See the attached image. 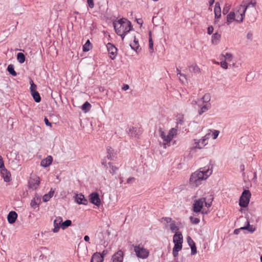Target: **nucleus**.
<instances>
[{"instance_id": "2eb2a0df", "label": "nucleus", "mask_w": 262, "mask_h": 262, "mask_svg": "<svg viewBox=\"0 0 262 262\" xmlns=\"http://www.w3.org/2000/svg\"><path fill=\"white\" fill-rule=\"evenodd\" d=\"M104 260L103 256L100 253H94L91 258V262H103Z\"/></svg>"}, {"instance_id": "864d4df0", "label": "nucleus", "mask_w": 262, "mask_h": 262, "mask_svg": "<svg viewBox=\"0 0 262 262\" xmlns=\"http://www.w3.org/2000/svg\"><path fill=\"white\" fill-rule=\"evenodd\" d=\"M128 32H124L123 33H121L120 34H117L119 36H120L121 37L122 40H123L125 35L127 34Z\"/></svg>"}, {"instance_id": "052dcab7", "label": "nucleus", "mask_w": 262, "mask_h": 262, "mask_svg": "<svg viewBox=\"0 0 262 262\" xmlns=\"http://www.w3.org/2000/svg\"><path fill=\"white\" fill-rule=\"evenodd\" d=\"M137 23L139 24H141L142 25V23H143V20L142 19H139L137 20Z\"/></svg>"}, {"instance_id": "37998d69", "label": "nucleus", "mask_w": 262, "mask_h": 262, "mask_svg": "<svg viewBox=\"0 0 262 262\" xmlns=\"http://www.w3.org/2000/svg\"><path fill=\"white\" fill-rule=\"evenodd\" d=\"M191 247V253L192 255H194L196 253V248L195 244L192 245L190 246Z\"/></svg>"}, {"instance_id": "c756f323", "label": "nucleus", "mask_w": 262, "mask_h": 262, "mask_svg": "<svg viewBox=\"0 0 262 262\" xmlns=\"http://www.w3.org/2000/svg\"><path fill=\"white\" fill-rule=\"evenodd\" d=\"M34 101L36 102H39L41 101V98L39 93L37 92H33L31 93Z\"/></svg>"}, {"instance_id": "4be33fe9", "label": "nucleus", "mask_w": 262, "mask_h": 262, "mask_svg": "<svg viewBox=\"0 0 262 262\" xmlns=\"http://www.w3.org/2000/svg\"><path fill=\"white\" fill-rule=\"evenodd\" d=\"M106 47L110 54L114 55L116 53L117 49L113 44L108 43Z\"/></svg>"}, {"instance_id": "13d9d810", "label": "nucleus", "mask_w": 262, "mask_h": 262, "mask_svg": "<svg viewBox=\"0 0 262 262\" xmlns=\"http://www.w3.org/2000/svg\"><path fill=\"white\" fill-rule=\"evenodd\" d=\"M214 3V0H209V4L210 6H211Z\"/></svg>"}, {"instance_id": "c85d7f7f", "label": "nucleus", "mask_w": 262, "mask_h": 262, "mask_svg": "<svg viewBox=\"0 0 262 262\" xmlns=\"http://www.w3.org/2000/svg\"><path fill=\"white\" fill-rule=\"evenodd\" d=\"M25 56L24 53L19 52L17 54V60L20 63H23L25 61Z\"/></svg>"}, {"instance_id": "9b49d317", "label": "nucleus", "mask_w": 262, "mask_h": 262, "mask_svg": "<svg viewBox=\"0 0 262 262\" xmlns=\"http://www.w3.org/2000/svg\"><path fill=\"white\" fill-rule=\"evenodd\" d=\"M142 132L141 128L132 127L128 130V134L133 137L138 138L142 134Z\"/></svg>"}, {"instance_id": "9d476101", "label": "nucleus", "mask_w": 262, "mask_h": 262, "mask_svg": "<svg viewBox=\"0 0 262 262\" xmlns=\"http://www.w3.org/2000/svg\"><path fill=\"white\" fill-rule=\"evenodd\" d=\"M123 258L124 253L120 250L112 255L110 262H123Z\"/></svg>"}, {"instance_id": "7c9ffc66", "label": "nucleus", "mask_w": 262, "mask_h": 262, "mask_svg": "<svg viewBox=\"0 0 262 262\" xmlns=\"http://www.w3.org/2000/svg\"><path fill=\"white\" fill-rule=\"evenodd\" d=\"M210 107V103L204 104L203 106L201 107L199 111V114L202 115L203 113L206 112Z\"/></svg>"}, {"instance_id": "7ed1b4c3", "label": "nucleus", "mask_w": 262, "mask_h": 262, "mask_svg": "<svg viewBox=\"0 0 262 262\" xmlns=\"http://www.w3.org/2000/svg\"><path fill=\"white\" fill-rule=\"evenodd\" d=\"M177 132L176 128H171L167 134L162 128H160L159 129V136L162 140V142H160V145L164 148H166L167 146H169L170 142L177 136Z\"/></svg>"}, {"instance_id": "0e129e2a", "label": "nucleus", "mask_w": 262, "mask_h": 262, "mask_svg": "<svg viewBox=\"0 0 262 262\" xmlns=\"http://www.w3.org/2000/svg\"><path fill=\"white\" fill-rule=\"evenodd\" d=\"M177 71L178 72V75L180 74V75H181V73H180V72L178 68L177 69Z\"/></svg>"}, {"instance_id": "c9c22d12", "label": "nucleus", "mask_w": 262, "mask_h": 262, "mask_svg": "<svg viewBox=\"0 0 262 262\" xmlns=\"http://www.w3.org/2000/svg\"><path fill=\"white\" fill-rule=\"evenodd\" d=\"M212 133V135H211V136L212 137V138L213 139H215L217 138L219 134H220V131L219 130H211V129H209V132L208 133Z\"/></svg>"}, {"instance_id": "e433bc0d", "label": "nucleus", "mask_w": 262, "mask_h": 262, "mask_svg": "<svg viewBox=\"0 0 262 262\" xmlns=\"http://www.w3.org/2000/svg\"><path fill=\"white\" fill-rule=\"evenodd\" d=\"M245 16V13H244V9H243L242 13H240L238 15H235V17H236V18H235V21H236L238 23H242L244 19V16Z\"/></svg>"}, {"instance_id": "69168bd1", "label": "nucleus", "mask_w": 262, "mask_h": 262, "mask_svg": "<svg viewBox=\"0 0 262 262\" xmlns=\"http://www.w3.org/2000/svg\"><path fill=\"white\" fill-rule=\"evenodd\" d=\"M225 69H227L228 67L227 66H226V67H223Z\"/></svg>"}, {"instance_id": "603ef678", "label": "nucleus", "mask_w": 262, "mask_h": 262, "mask_svg": "<svg viewBox=\"0 0 262 262\" xmlns=\"http://www.w3.org/2000/svg\"><path fill=\"white\" fill-rule=\"evenodd\" d=\"M135 180V178L134 177H130L127 179V183L129 184L133 183Z\"/></svg>"}, {"instance_id": "4d7b16f0", "label": "nucleus", "mask_w": 262, "mask_h": 262, "mask_svg": "<svg viewBox=\"0 0 262 262\" xmlns=\"http://www.w3.org/2000/svg\"><path fill=\"white\" fill-rule=\"evenodd\" d=\"M84 239L85 242H89L90 241V237L88 235H85L84 237Z\"/></svg>"}, {"instance_id": "774afa93", "label": "nucleus", "mask_w": 262, "mask_h": 262, "mask_svg": "<svg viewBox=\"0 0 262 262\" xmlns=\"http://www.w3.org/2000/svg\"><path fill=\"white\" fill-rule=\"evenodd\" d=\"M214 64H219V62H214Z\"/></svg>"}, {"instance_id": "aec40b11", "label": "nucleus", "mask_w": 262, "mask_h": 262, "mask_svg": "<svg viewBox=\"0 0 262 262\" xmlns=\"http://www.w3.org/2000/svg\"><path fill=\"white\" fill-rule=\"evenodd\" d=\"M1 173L3 175L4 180L5 182H8L10 181L11 176V173L9 171H8L5 168H4V169H2Z\"/></svg>"}, {"instance_id": "ddd939ff", "label": "nucleus", "mask_w": 262, "mask_h": 262, "mask_svg": "<svg viewBox=\"0 0 262 262\" xmlns=\"http://www.w3.org/2000/svg\"><path fill=\"white\" fill-rule=\"evenodd\" d=\"M90 201L91 203L95 204L97 206H99L101 203L99 194L96 193H92L90 195Z\"/></svg>"}, {"instance_id": "a878e982", "label": "nucleus", "mask_w": 262, "mask_h": 262, "mask_svg": "<svg viewBox=\"0 0 262 262\" xmlns=\"http://www.w3.org/2000/svg\"><path fill=\"white\" fill-rule=\"evenodd\" d=\"M239 229L247 230L250 232L253 233L255 230V228L253 226L250 225L249 224V222L248 221H247V225L245 227L240 228Z\"/></svg>"}, {"instance_id": "2f4dec72", "label": "nucleus", "mask_w": 262, "mask_h": 262, "mask_svg": "<svg viewBox=\"0 0 262 262\" xmlns=\"http://www.w3.org/2000/svg\"><path fill=\"white\" fill-rule=\"evenodd\" d=\"M72 225V221L70 220H67L66 221L62 222L61 224V228L64 230L68 227Z\"/></svg>"}, {"instance_id": "ea45409f", "label": "nucleus", "mask_w": 262, "mask_h": 262, "mask_svg": "<svg viewBox=\"0 0 262 262\" xmlns=\"http://www.w3.org/2000/svg\"><path fill=\"white\" fill-rule=\"evenodd\" d=\"M91 45V43L89 40H88L85 43L83 46V51L84 52H88L90 50V46Z\"/></svg>"}, {"instance_id": "dca6fc26", "label": "nucleus", "mask_w": 262, "mask_h": 262, "mask_svg": "<svg viewBox=\"0 0 262 262\" xmlns=\"http://www.w3.org/2000/svg\"><path fill=\"white\" fill-rule=\"evenodd\" d=\"M183 243H174V246L172 250V254L174 257H176L178 255V252L181 250L182 248Z\"/></svg>"}, {"instance_id": "f03ea898", "label": "nucleus", "mask_w": 262, "mask_h": 262, "mask_svg": "<svg viewBox=\"0 0 262 262\" xmlns=\"http://www.w3.org/2000/svg\"><path fill=\"white\" fill-rule=\"evenodd\" d=\"M113 26L117 34H122L124 32H129L133 29L131 22L124 18L114 21Z\"/></svg>"}, {"instance_id": "393cba45", "label": "nucleus", "mask_w": 262, "mask_h": 262, "mask_svg": "<svg viewBox=\"0 0 262 262\" xmlns=\"http://www.w3.org/2000/svg\"><path fill=\"white\" fill-rule=\"evenodd\" d=\"M55 191L52 188L50 192L43 196L42 199L44 202H48L53 196Z\"/></svg>"}, {"instance_id": "338daca9", "label": "nucleus", "mask_w": 262, "mask_h": 262, "mask_svg": "<svg viewBox=\"0 0 262 262\" xmlns=\"http://www.w3.org/2000/svg\"><path fill=\"white\" fill-rule=\"evenodd\" d=\"M260 261H261V262H262V255L260 256Z\"/></svg>"}, {"instance_id": "c03bdc74", "label": "nucleus", "mask_w": 262, "mask_h": 262, "mask_svg": "<svg viewBox=\"0 0 262 262\" xmlns=\"http://www.w3.org/2000/svg\"><path fill=\"white\" fill-rule=\"evenodd\" d=\"M191 222L194 224H197L200 222V220L196 217H190Z\"/></svg>"}, {"instance_id": "58836bf2", "label": "nucleus", "mask_w": 262, "mask_h": 262, "mask_svg": "<svg viewBox=\"0 0 262 262\" xmlns=\"http://www.w3.org/2000/svg\"><path fill=\"white\" fill-rule=\"evenodd\" d=\"M214 12L215 14V19H219L221 16V9H214ZM215 23L216 22V20H215Z\"/></svg>"}, {"instance_id": "4468645a", "label": "nucleus", "mask_w": 262, "mask_h": 262, "mask_svg": "<svg viewBox=\"0 0 262 262\" xmlns=\"http://www.w3.org/2000/svg\"><path fill=\"white\" fill-rule=\"evenodd\" d=\"M233 56L231 53H226L225 55H222V58L221 59V66H227V62H230L232 61Z\"/></svg>"}, {"instance_id": "6ab92c4d", "label": "nucleus", "mask_w": 262, "mask_h": 262, "mask_svg": "<svg viewBox=\"0 0 262 262\" xmlns=\"http://www.w3.org/2000/svg\"><path fill=\"white\" fill-rule=\"evenodd\" d=\"M53 161L52 156H48L46 158L41 160L40 165L42 167H46L51 164Z\"/></svg>"}, {"instance_id": "09e8293b", "label": "nucleus", "mask_w": 262, "mask_h": 262, "mask_svg": "<svg viewBox=\"0 0 262 262\" xmlns=\"http://www.w3.org/2000/svg\"><path fill=\"white\" fill-rule=\"evenodd\" d=\"M187 242L190 246H192L193 244H195L193 240L189 236L187 237Z\"/></svg>"}, {"instance_id": "3c124183", "label": "nucleus", "mask_w": 262, "mask_h": 262, "mask_svg": "<svg viewBox=\"0 0 262 262\" xmlns=\"http://www.w3.org/2000/svg\"><path fill=\"white\" fill-rule=\"evenodd\" d=\"M252 36H253L252 33L251 32H249L248 33V34L247 35V38L248 39L252 40Z\"/></svg>"}, {"instance_id": "f257e3e1", "label": "nucleus", "mask_w": 262, "mask_h": 262, "mask_svg": "<svg viewBox=\"0 0 262 262\" xmlns=\"http://www.w3.org/2000/svg\"><path fill=\"white\" fill-rule=\"evenodd\" d=\"M212 170L209 167H204L192 173L189 179L190 185L194 187H198L203 181L206 180L211 174Z\"/></svg>"}, {"instance_id": "a19ab883", "label": "nucleus", "mask_w": 262, "mask_h": 262, "mask_svg": "<svg viewBox=\"0 0 262 262\" xmlns=\"http://www.w3.org/2000/svg\"><path fill=\"white\" fill-rule=\"evenodd\" d=\"M108 164H109L110 167L111 169L110 170V172L112 174H114L117 171V170L118 169V167H117L116 166L113 165L112 163H109Z\"/></svg>"}, {"instance_id": "e2e57ef3", "label": "nucleus", "mask_w": 262, "mask_h": 262, "mask_svg": "<svg viewBox=\"0 0 262 262\" xmlns=\"http://www.w3.org/2000/svg\"><path fill=\"white\" fill-rule=\"evenodd\" d=\"M239 230H240V229H239ZM238 229H235V230H234V233L235 234H237V233H238Z\"/></svg>"}, {"instance_id": "5fc2aeb1", "label": "nucleus", "mask_w": 262, "mask_h": 262, "mask_svg": "<svg viewBox=\"0 0 262 262\" xmlns=\"http://www.w3.org/2000/svg\"><path fill=\"white\" fill-rule=\"evenodd\" d=\"M129 89V85L127 84H124L122 87V90L124 91H126Z\"/></svg>"}, {"instance_id": "5701e85b", "label": "nucleus", "mask_w": 262, "mask_h": 262, "mask_svg": "<svg viewBox=\"0 0 262 262\" xmlns=\"http://www.w3.org/2000/svg\"><path fill=\"white\" fill-rule=\"evenodd\" d=\"M221 37V34L215 33H214L212 36L211 41L214 45H217L219 43Z\"/></svg>"}, {"instance_id": "bb28decb", "label": "nucleus", "mask_w": 262, "mask_h": 262, "mask_svg": "<svg viewBox=\"0 0 262 262\" xmlns=\"http://www.w3.org/2000/svg\"><path fill=\"white\" fill-rule=\"evenodd\" d=\"M256 4V2L255 0L251 1L250 2H249L246 5H241V7L243 9H244V13H245V12L248 8L250 7H255Z\"/></svg>"}, {"instance_id": "f8f14e48", "label": "nucleus", "mask_w": 262, "mask_h": 262, "mask_svg": "<svg viewBox=\"0 0 262 262\" xmlns=\"http://www.w3.org/2000/svg\"><path fill=\"white\" fill-rule=\"evenodd\" d=\"M62 222V219L61 217H56L53 222L54 228L52 230L54 233H57L59 231Z\"/></svg>"}, {"instance_id": "79ce46f5", "label": "nucleus", "mask_w": 262, "mask_h": 262, "mask_svg": "<svg viewBox=\"0 0 262 262\" xmlns=\"http://www.w3.org/2000/svg\"><path fill=\"white\" fill-rule=\"evenodd\" d=\"M7 70L10 73V74L12 75L13 76H16L17 74L15 71L13 67H8Z\"/></svg>"}, {"instance_id": "f3484780", "label": "nucleus", "mask_w": 262, "mask_h": 262, "mask_svg": "<svg viewBox=\"0 0 262 262\" xmlns=\"http://www.w3.org/2000/svg\"><path fill=\"white\" fill-rule=\"evenodd\" d=\"M75 200L76 202L79 204L86 205L88 203L87 200L85 199L84 196L81 193L77 194L75 197Z\"/></svg>"}, {"instance_id": "680f3d73", "label": "nucleus", "mask_w": 262, "mask_h": 262, "mask_svg": "<svg viewBox=\"0 0 262 262\" xmlns=\"http://www.w3.org/2000/svg\"><path fill=\"white\" fill-rule=\"evenodd\" d=\"M223 13L225 14L227 12V10L225 9V8H224L223 11Z\"/></svg>"}, {"instance_id": "0eeeda50", "label": "nucleus", "mask_w": 262, "mask_h": 262, "mask_svg": "<svg viewBox=\"0 0 262 262\" xmlns=\"http://www.w3.org/2000/svg\"><path fill=\"white\" fill-rule=\"evenodd\" d=\"M251 195V194L249 190H244L239 199V206L243 208L246 207L249 203Z\"/></svg>"}, {"instance_id": "412c9836", "label": "nucleus", "mask_w": 262, "mask_h": 262, "mask_svg": "<svg viewBox=\"0 0 262 262\" xmlns=\"http://www.w3.org/2000/svg\"><path fill=\"white\" fill-rule=\"evenodd\" d=\"M183 238L182 233L180 232H176L173 237V243H183Z\"/></svg>"}, {"instance_id": "a211bd4d", "label": "nucleus", "mask_w": 262, "mask_h": 262, "mask_svg": "<svg viewBox=\"0 0 262 262\" xmlns=\"http://www.w3.org/2000/svg\"><path fill=\"white\" fill-rule=\"evenodd\" d=\"M17 214L15 211H10L7 216L8 221L10 224L14 223L17 219Z\"/></svg>"}, {"instance_id": "bf43d9fd", "label": "nucleus", "mask_w": 262, "mask_h": 262, "mask_svg": "<svg viewBox=\"0 0 262 262\" xmlns=\"http://www.w3.org/2000/svg\"><path fill=\"white\" fill-rule=\"evenodd\" d=\"M101 163H102V164L103 165H104V167L106 166V161H104V160H103Z\"/></svg>"}, {"instance_id": "423d86ee", "label": "nucleus", "mask_w": 262, "mask_h": 262, "mask_svg": "<svg viewBox=\"0 0 262 262\" xmlns=\"http://www.w3.org/2000/svg\"><path fill=\"white\" fill-rule=\"evenodd\" d=\"M134 251L138 258H146L149 254V251L145 249L142 244H139L134 246Z\"/></svg>"}, {"instance_id": "20e7f679", "label": "nucleus", "mask_w": 262, "mask_h": 262, "mask_svg": "<svg viewBox=\"0 0 262 262\" xmlns=\"http://www.w3.org/2000/svg\"><path fill=\"white\" fill-rule=\"evenodd\" d=\"M213 198L211 195H210L208 199L202 198L194 201L193 204V211L195 213L200 212L203 209L204 204L206 207H210Z\"/></svg>"}, {"instance_id": "b1692460", "label": "nucleus", "mask_w": 262, "mask_h": 262, "mask_svg": "<svg viewBox=\"0 0 262 262\" xmlns=\"http://www.w3.org/2000/svg\"><path fill=\"white\" fill-rule=\"evenodd\" d=\"M233 20H235V14L234 12H230L227 16V23L229 25Z\"/></svg>"}, {"instance_id": "39448f33", "label": "nucleus", "mask_w": 262, "mask_h": 262, "mask_svg": "<svg viewBox=\"0 0 262 262\" xmlns=\"http://www.w3.org/2000/svg\"><path fill=\"white\" fill-rule=\"evenodd\" d=\"M161 223H163L166 228L169 227L171 231L173 233L179 232V227L178 223L172 220L169 217H163L161 219Z\"/></svg>"}, {"instance_id": "49530a36", "label": "nucleus", "mask_w": 262, "mask_h": 262, "mask_svg": "<svg viewBox=\"0 0 262 262\" xmlns=\"http://www.w3.org/2000/svg\"><path fill=\"white\" fill-rule=\"evenodd\" d=\"M153 46H154V43H153L152 38L151 37H150L149 39V48L150 50H153Z\"/></svg>"}, {"instance_id": "1a4fd4ad", "label": "nucleus", "mask_w": 262, "mask_h": 262, "mask_svg": "<svg viewBox=\"0 0 262 262\" xmlns=\"http://www.w3.org/2000/svg\"><path fill=\"white\" fill-rule=\"evenodd\" d=\"M210 137V133H207L202 139L197 140H194L195 148L201 149L208 144V140Z\"/></svg>"}, {"instance_id": "8fccbe9b", "label": "nucleus", "mask_w": 262, "mask_h": 262, "mask_svg": "<svg viewBox=\"0 0 262 262\" xmlns=\"http://www.w3.org/2000/svg\"><path fill=\"white\" fill-rule=\"evenodd\" d=\"M44 121L46 125L50 127L52 126V124L49 121L48 119L47 118H45Z\"/></svg>"}, {"instance_id": "6e6d98bb", "label": "nucleus", "mask_w": 262, "mask_h": 262, "mask_svg": "<svg viewBox=\"0 0 262 262\" xmlns=\"http://www.w3.org/2000/svg\"><path fill=\"white\" fill-rule=\"evenodd\" d=\"M216 8L217 9H221V8L220 6V4L218 2L216 3L215 4V7H214V9H216Z\"/></svg>"}, {"instance_id": "a18cd8bd", "label": "nucleus", "mask_w": 262, "mask_h": 262, "mask_svg": "<svg viewBox=\"0 0 262 262\" xmlns=\"http://www.w3.org/2000/svg\"><path fill=\"white\" fill-rule=\"evenodd\" d=\"M87 3L89 5V6L91 8H93L94 6V1L93 0H87Z\"/></svg>"}, {"instance_id": "6e6552de", "label": "nucleus", "mask_w": 262, "mask_h": 262, "mask_svg": "<svg viewBox=\"0 0 262 262\" xmlns=\"http://www.w3.org/2000/svg\"><path fill=\"white\" fill-rule=\"evenodd\" d=\"M40 184V178L36 175H31L28 182V186L33 190L37 189Z\"/></svg>"}, {"instance_id": "de8ad7c7", "label": "nucleus", "mask_w": 262, "mask_h": 262, "mask_svg": "<svg viewBox=\"0 0 262 262\" xmlns=\"http://www.w3.org/2000/svg\"><path fill=\"white\" fill-rule=\"evenodd\" d=\"M213 27L212 26H210L207 28V33L209 34H211L213 33Z\"/></svg>"}, {"instance_id": "473e14b6", "label": "nucleus", "mask_w": 262, "mask_h": 262, "mask_svg": "<svg viewBox=\"0 0 262 262\" xmlns=\"http://www.w3.org/2000/svg\"><path fill=\"white\" fill-rule=\"evenodd\" d=\"M91 108V104L88 102H85L82 106V110L85 112H87L90 110Z\"/></svg>"}, {"instance_id": "72a5a7b5", "label": "nucleus", "mask_w": 262, "mask_h": 262, "mask_svg": "<svg viewBox=\"0 0 262 262\" xmlns=\"http://www.w3.org/2000/svg\"><path fill=\"white\" fill-rule=\"evenodd\" d=\"M130 47L132 49L137 51V49L139 47V45L138 42V40L136 39V38L135 37L134 43L130 45Z\"/></svg>"}, {"instance_id": "f704fd0d", "label": "nucleus", "mask_w": 262, "mask_h": 262, "mask_svg": "<svg viewBox=\"0 0 262 262\" xmlns=\"http://www.w3.org/2000/svg\"><path fill=\"white\" fill-rule=\"evenodd\" d=\"M30 92L33 93L35 92H37V85L34 83L32 79L30 80Z\"/></svg>"}, {"instance_id": "cd10ccee", "label": "nucleus", "mask_w": 262, "mask_h": 262, "mask_svg": "<svg viewBox=\"0 0 262 262\" xmlns=\"http://www.w3.org/2000/svg\"><path fill=\"white\" fill-rule=\"evenodd\" d=\"M107 156L106 157L109 160H113V158L114 157V150L113 149L110 147L108 146L107 147Z\"/></svg>"}, {"instance_id": "4c0bfd02", "label": "nucleus", "mask_w": 262, "mask_h": 262, "mask_svg": "<svg viewBox=\"0 0 262 262\" xmlns=\"http://www.w3.org/2000/svg\"><path fill=\"white\" fill-rule=\"evenodd\" d=\"M202 101L204 104L209 103L210 100V96L209 94H205L202 98Z\"/></svg>"}]
</instances>
